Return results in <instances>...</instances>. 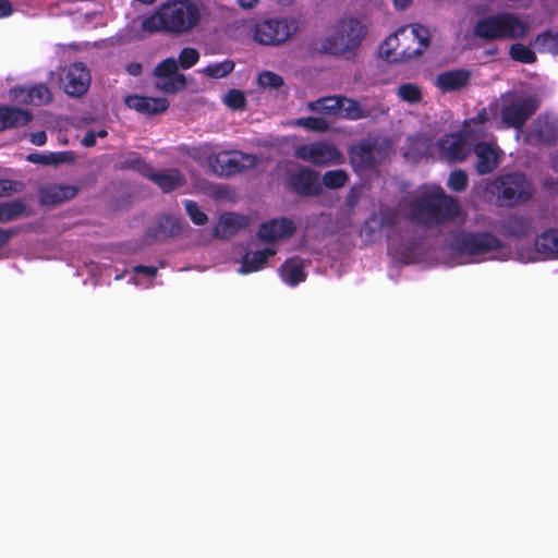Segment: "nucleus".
Returning a JSON list of instances; mask_svg holds the SVG:
<instances>
[{"instance_id": "22", "label": "nucleus", "mask_w": 558, "mask_h": 558, "mask_svg": "<svg viewBox=\"0 0 558 558\" xmlns=\"http://www.w3.org/2000/svg\"><path fill=\"white\" fill-rule=\"evenodd\" d=\"M387 110L384 109L381 105L378 106H366L362 105L360 101L348 98L345 96H341V112H343V117L349 120H360L367 118H376L379 114L386 113Z\"/></svg>"}, {"instance_id": "55", "label": "nucleus", "mask_w": 558, "mask_h": 558, "mask_svg": "<svg viewBox=\"0 0 558 558\" xmlns=\"http://www.w3.org/2000/svg\"><path fill=\"white\" fill-rule=\"evenodd\" d=\"M12 12V3L9 0H0V19L11 15Z\"/></svg>"}, {"instance_id": "1", "label": "nucleus", "mask_w": 558, "mask_h": 558, "mask_svg": "<svg viewBox=\"0 0 558 558\" xmlns=\"http://www.w3.org/2000/svg\"><path fill=\"white\" fill-rule=\"evenodd\" d=\"M201 21V12L192 0H168L155 12L143 17L141 27L149 34L182 35L194 29Z\"/></svg>"}, {"instance_id": "6", "label": "nucleus", "mask_w": 558, "mask_h": 558, "mask_svg": "<svg viewBox=\"0 0 558 558\" xmlns=\"http://www.w3.org/2000/svg\"><path fill=\"white\" fill-rule=\"evenodd\" d=\"M208 163L214 173L219 177H232L245 170L254 169L259 163V157L239 150L220 151L208 157Z\"/></svg>"}, {"instance_id": "37", "label": "nucleus", "mask_w": 558, "mask_h": 558, "mask_svg": "<svg viewBox=\"0 0 558 558\" xmlns=\"http://www.w3.org/2000/svg\"><path fill=\"white\" fill-rule=\"evenodd\" d=\"M509 56L513 61L523 64H533L536 62V53L527 46L514 43L510 46Z\"/></svg>"}, {"instance_id": "5", "label": "nucleus", "mask_w": 558, "mask_h": 558, "mask_svg": "<svg viewBox=\"0 0 558 558\" xmlns=\"http://www.w3.org/2000/svg\"><path fill=\"white\" fill-rule=\"evenodd\" d=\"M367 35V25L354 16H344L335 25V35L320 43L319 51L341 56L355 51Z\"/></svg>"}, {"instance_id": "9", "label": "nucleus", "mask_w": 558, "mask_h": 558, "mask_svg": "<svg viewBox=\"0 0 558 558\" xmlns=\"http://www.w3.org/2000/svg\"><path fill=\"white\" fill-rule=\"evenodd\" d=\"M296 32V24L292 19H268L258 23L254 31L255 41L277 46L287 41Z\"/></svg>"}, {"instance_id": "7", "label": "nucleus", "mask_w": 558, "mask_h": 558, "mask_svg": "<svg viewBox=\"0 0 558 558\" xmlns=\"http://www.w3.org/2000/svg\"><path fill=\"white\" fill-rule=\"evenodd\" d=\"M390 146L386 140L371 137L361 140L351 148L352 163L363 170L374 169L389 155Z\"/></svg>"}, {"instance_id": "13", "label": "nucleus", "mask_w": 558, "mask_h": 558, "mask_svg": "<svg viewBox=\"0 0 558 558\" xmlns=\"http://www.w3.org/2000/svg\"><path fill=\"white\" fill-rule=\"evenodd\" d=\"M287 185L293 193L302 197L319 196L323 192L319 172L304 166L288 174Z\"/></svg>"}, {"instance_id": "48", "label": "nucleus", "mask_w": 558, "mask_h": 558, "mask_svg": "<svg viewBox=\"0 0 558 558\" xmlns=\"http://www.w3.org/2000/svg\"><path fill=\"white\" fill-rule=\"evenodd\" d=\"M209 151H210L209 146L203 145V146H198V147H192L189 150L187 155L196 161H202L205 158L208 160V157L211 155Z\"/></svg>"}, {"instance_id": "34", "label": "nucleus", "mask_w": 558, "mask_h": 558, "mask_svg": "<svg viewBox=\"0 0 558 558\" xmlns=\"http://www.w3.org/2000/svg\"><path fill=\"white\" fill-rule=\"evenodd\" d=\"M504 228L509 235L523 239L531 233L532 222L523 216H511L505 221Z\"/></svg>"}, {"instance_id": "31", "label": "nucleus", "mask_w": 558, "mask_h": 558, "mask_svg": "<svg viewBox=\"0 0 558 558\" xmlns=\"http://www.w3.org/2000/svg\"><path fill=\"white\" fill-rule=\"evenodd\" d=\"M274 254L275 251L271 248H264L253 253L244 254L241 266L239 268V272L247 275L260 270L267 263L268 258Z\"/></svg>"}, {"instance_id": "16", "label": "nucleus", "mask_w": 558, "mask_h": 558, "mask_svg": "<svg viewBox=\"0 0 558 558\" xmlns=\"http://www.w3.org/2000/svg\"><path fill=\"white\" fill-rule=\"evenodd\" d=\"M64 92L71 97L85 95L90 86V73L82 62L72 63L62 78Z\"/></svg>"}, {"instance_id": "38", "label": "nucleus", "mask_w": 558, "mask_h": 558, "mask_svg": "<svg viewBox=\"0 0 558 558\" xmlns=\"http://www.w3.org/2000/svg\"><path fill=\"white\" fill-rule=\"evenodd\" d=\"M349 180L348 173L342 169L329 170L323 174L322 186L330 190H338L345 185Z\"/></svg>"}, {"instance_id": "41", "label": "nucleus", "mask_w": 558, "mask_h": 558, "mask_svg": "<svg viewBox=\"0 0 558 558\" xmlns=\"http://www.w3.org/2000/svg\"><path fill=\"white\" fill-rule=\"evenodd\" d=\"M66 154L68 153H65V151L51 153L48 155L34 153V154H29L26 157V159H27V161H29L32 163H37V165H44V166L58 165V163L65 161Z\"/></svg>"}, {"instance_id": "40", "label": "nucleus", "mask_w": 558, "mask_h": 558, "mask_svg": "<svg viewBox=\"0 0 558 558\" xmlns=\"http://www.w3.org/2000/svg\"><path fill=\"white\" fill-rule=\"evenodd\" d=\"M398 97L411 105H415L422 101L423 95L421 88L413 83H403L398 87Z\"/></svg>"}, {"instance_id": "28", "label": "nucleus", "mask_w": 558, "mask_h": 558, "mask_svg": "<svg viewBox=\"0 0 558 558\" xmlns=\"http://www.w3.org/2000/svg\"><path fill=\"white\" fill-rule=\"evenodd\" d=\"M182 232V221L180 218L163 216L158 226L149 228L147 235L154 240L175 236Z\"/></svg>"}, {"instance_id": "42", "label": "nucleus", "mask_w": 558, "mask_h": 558, "mask_svg": "<svg viewBox=\"0 0 558 558\" xmlns=\"http://www.w3.org/2000/svg\"><path fill=\"white\" fill-rule=\"evenodd\" d=\"M225 105L233 111H243L246 108V97L240 89L232 88L223 97Z\"/></svg>"}, {"instance_id": "52", "label": "nucleus", "mask_w": 558, "mask_h": 558, "mask_svg": "<svg viewBox=\"0 0 558 558\" xmlns=\"http://www.w3.org/2000/svg\"><path fill=\"white\" fill-rule=\"evenodd\" d=\"M15 234L16 230L13 228L0 229V248L4 247Z\"/></svg>"}, {"instance_id": "11", "label": "nucleus", "mask_w": 558, "mask_h": 558, "mask_svg": "<svg viewBox=\"0 0 558 558\" xmlns=\"http://www.w3.org/2000/svg\"><path fill=\"white\" fill-rule=\"evenodd\" d=\"M537 109L538 101L534 97H515L502 105L501 121L507 128L521 130Z\"/></svg>"}, {"instance_id": "49", "label": "nucleus", "mask_w": 558, "mask_h": 558, "mask_svg": "<svg viewBox=\"0 0 558 558\" xmlns=\"http://www.w3.org/2000/svg\"><path fill=\"white\" fill-rule=\"evenodd\" d=\"M361 197V191L357 187H351L347 194L345 203L350 209H353L359 203Z\"/></svg>"}, {"instance_id": "8", "label": "nucleus", "mask_w": 558, "mask_h": 558, "mask_svg": "<svg viewBox=\"0 0 558 558\" xmlns=\"http://www.w3.org/2000/svg\"><path fill=\"white\" fill-rule=\"evenodd\" d=\"M492 192L496 193L498 198L504 199L511 205L515 202H525L531 195V186L523 173H508L494 180Z\"/></svg>"}, {"instance_id": "30", "label": "nucleus", "mask_w": 558, "mask_h": 558, "mask_svg": "<svg viewBox=\"0 0 558 558\" xmlns=\"http://www.w3.org/2000/svg\"><path fill=\"white\" fill-rule=\"evenodd\" d=\"M280 276L282 280L291 287L305 281L306 272L304 271L303 260L291 258L280 266Z\"/></svg>"}, {"instance_id": "29", "label": "nucleus", "mask_w": 558, "mask_h": 558, "mask_svg": "<svg viewBox=\"0 0 558 558\" xmlns=\"http://www.w3.org/2000/svg\"><path fill=\"white\" fill-rule=\"evenodd\" d=\"M244 220V216L234 213H225L219 218V222L214 230V235L217 238L231 236L245 225Z\"/></svg>"}, {"instance_id": "32", "label": "nucleus", "mask_w": 558, "mask_h": 558, "mask_svg": "<svg viewBox=\"0 0 558 558\" xmlns=\"http://www.w3.org/2000/svg\"><path fill=\"white\" fill-rule=\"evenodd\" d=\"M114 169L121 171L132 170L147 179L153 167L137 151H130L122 160L114 165Z\"/></svg>"}, {"instance_id": "44", "label": "nucleus", "mask_w": 558, "mask_h": 558, "mask_svg": "<svg viewBox=\"0 0 558 558\" xmlns=\"http://www.w3.org/2000/svg\"><path fill=\"white\" fill-rule=\"evenodd\" d=\"M469 184V178L464 170L457 169L450 172L447 181V186L456 192L460 193L466 190Z\"/></svg>"}, {"instance_id": "51", "label": "nucleus", "mask_w": 558, "mask_h": 558, "mask_svg": "<svg viewBox=\"0 0 558 558\" xmlns=\"http://www.w3.org/2000/svg\"><path fill=\"white\" fill-rule=\"evenodd\" d=\"M14 182L12 180H0V197L9 196L15 192Z\"/></svg>"}, {"instance_id": "17", "label": "nucleus", "mask_w": 558, "mask_h": 558, "mask_svg": "<svg viewBox=\"0 0 558 558\" xmlns=\"http://www.w3.org/2000/svg\"><path fill=\"white\" fill-rule=\"evenodd\" d=\"M438 148L442 159L450 163L466 159L470 149L462 133H448L438 141Z\"/></svg>"}, {"instance_id": "25", "label": "nucleus", "mask_w": 558, "mask_h": 558, "mask_svg": "<svg viewBox=\"0 0 558 558\" xmlns=\"http://www.w3.org/2000/svg\"><path fill=\"white\" fill-rule=\"evenodd\" d=\"M33 119L29 110L12 106H0V132L28 124Z\"/></svg>"}, {"instance_id": "36", "label": "nucleus", "mask_w": 558, "mask_h": 558, "mask_svg": "<svg viewBox=\"0 0 558 558\" xmlns=\"http://www.w3.org/2000/svg\"><path fill=\"white\" fill-rule=\"evenodd\" d=\"M535 45L539 51H548L558 54V29H547L535 38Z\"/></svg>"}, {"instance_id": "50", "label": "nucleus", "mask_w": 558, "mask_h": 558, "mask_svg": "<svg viewBox=\"0 0 558 558\" xmlns=\"http://www.w3.org/2000/svg\"><path fill=\"white\" fill-rule=\"evenodd\" d=\"M133 271L138 275H145L150 278L157 276L158 269L155 266L136 265L133 267Z\"/></svg>"}, {"instance_id": "33", "label": "nucleus", "mask_w": 558, "mask_h": 558, "mask_svg": "<svg viewBox=\"0 0 558 558\" xmlns=\"http://www.w3.org/2000/svg\"><path fill=\"white\" fill-rule=\"evenodd\" d=\"M308 109L317 113L337 116L341 112V96H327L311 101Z\"/></svg>"}, {"instance_id": "12", "label": "nucleus", "mask_w": 558, "mask_h": 558, "mask_svg": "<svg viewBox=\"0 0 558 558\" xmlns=\"http://www.w3.org/2000/svg\"><path fill=\"white\" fill-rule=\"evenodd\" d=\"M153 75L161 80L156 86L165 94L174 95L185 89L187 85L186 77L178 72V62L172 57L160 61L155 66Z\"/></svg>"}, {"instance_id": "43", "label": "nucleus", "mask_w": 558, "mask_h": 558, "mask_svg": "<svg viewBox=\"0 0 558 558\" xmlns=\"http://www.w3.org/2000/svg\"><path fill=\"white\" fill-rule=\"evenodd\" d=\"M295 125L301 126L307 131L326 132L329 129V123L326 119L320 117H305L299 118Z\"/></svg>"}, {"instance_id": "54", "label": "nucleus", "mask_w": 558, "mask_h": 558, "mask_svg": "<svg viewBox=\"0 0 558 558\" xmlns=\"http://www.w3.org/2000/svg\"><path fill=\"white\" fill-rule=\"evenodd\" d=\"M125 71L132 76H140L143 72V65L140 62H130L126 64Z\"/></svg>"}, {"instance_id": "15", "label": "nucleus", "mask_w": 558, "mask_h": 558, "mask_svg": "<svg viewBox=\"0 0 558 558\" xmlns=\"http://www.w3.org/2000/svg\"><path fill=\"white\" fill-rule=\"evenodd\" d=\"M473 153L476 157L474 168L478 175L493 173L499 166L504 155L496 142L486 141L475 143Z\"/></svg>"}, {"instance_id": "21", "label": "nucleus", "mask_w": 558, "mask_h": 558, "mask_svg": "<svg viewBox=\"0 0 558 558\" xmlns=\"http://www.w3.org/2000/svg\"><path fill=\"white\" fill-rule=\"evenodd\" d=\"M472 73L466 69H454L439 73L436 77V86L442 93L459 92L465 88L471 81Z\"/></svg>"}, {"instance_id": "26", "label": "nucleus", "mask_w": 558, "mask_h": 558, "mask_svg": "<svg viewBox=\"0 0 558 558\" xmlns=\"http://www.w3.org/2000/svg\"><path fill=\"white\" fill-rule=\"evenodd\" d=\"M148 180L154 182L163 193H170L185 184V178L179 169L156 172L151 169Z\"/></svg>"}, {"instance_id": "2", "label": "nucleus", "mask_w": 558, "mask_h": 558, "mask_svg": "<svg viewBox=\"0 0 558 558\" xmlns=\"http://www.w3.org/2000/svg\"><path fill=\"white\" fill-rule=\"evenodd\" d=\"M459 214L460 206L458 199L447 195L440 186L433 192H423L410 204L411 220L427 228L451 221Z\"/></svg>"}, {"instance_id": "20", "label": "nucleus", "mask_w": 558, "mask_h": 558, "mask_svg": "<svg viewBox=\"0 0 558 558\" xmlns=\"http://www.w3.org/2000/svg\"><path fill=\"white\" fill-rule=\"evenodd\" d=\"M125 106L142 114H158L169 108V101L163 97H148L141 95H129L124 99Z\"/></svg>"}, {"instance_id": "61", "label": "nucleus", "mask_w": 558, "mask_h": 558, "mask_svg": "<svg viewBox=\"0 0 558 558\" xmlns=\"http://www.w3.org/2000/svg\"><path fill=\"white\" fill-rule=\"evenodd\" d=\"M108 134V132L106 130H99L98 132H96V138L97 137H106Z\"/></svg>"}, {"instance_id": "60", "label": "nucleus", "mask_w": 558, "mask_h": 558, "mask_svg": "<svg viewBox=\"0 0 558 558\" xmlns=\"http://www.w3.org/2000/svg\"><path fill=\"white\" fill-rule=\"evenodd\" d=\"M393 220H395V217H392V216L384 217V218H383V223H389V225H391V223H393Z\"/></svg>"}, {"instance_id": "14", "label": "nucleus", "mask_w": 558, "mask_h": 558, "mask_svg": "<svg viewBox=\"0 0 558 558\" xmlns=\"http://www.w3.org/2000/svg\"><path fill=\"white\" fill-rule=\"evenodd\" d=\"M295 157L318 167L329 166L340 160L341 154L331 144L315 142L296 147Z\"/></svg>"}, {"instance_id": "3", "label": "nucleus", "mask_w": 558, "mask_h": 558, "mask_svg": "<svg viewBox=\"0 0 558 558\" xmlns=\"http://www.w3.org/2000/svg\"><path fill=\"white\" fill-rule=\"evenodd\" d=\"M430 45L429 29L413 24L410 29L399 28L380 47L381 56L389 62L410 61L423 54Z\"/></svg>"}, {"instance_id": "18", "label": "nucleus", "mask_w": 558, "mask_h": 558, "mask_svg": "<svg viewBox=\"0 0 558 558\" xmlns=\"http://www.w3.org/2000/svg\"><path fill=\"white\" fill-rule=\"evenodd\" d=\"M11 95L17 102L25 105L43 106L52 101V93L44 83L28 87H14L11 89Z\"/></svg>"}, {"instance_id": "47", "label": "nucleus", "mask_w": 558, "mask_h": 558, "mask_svg": "<svg viewBox=\"0 0 558 558\" xmlns=\"http://www.w3.org/2000/svg\"><path fill=\"white\" fill-rule=\"evenodd\" d=\"M257 82L263 88H280L284 82L282 76L271 71H264L258 75Z\"/></svg>"}, {"instance_id": "24", "label": "nucleus", "mask_w": 558, "mask_h": 558, "mask_svg": "<svg viewBox=\"0 0 558 558\" xmlns=\"http://www.w3.org/2000/svg\"><path fill=\"white\" fill-rule=\"evenodd\" d=\"M80 189L75 185L52 184L39 191L41 205L54 206L74 198Z\"/></svg>"}, {"instance_id": "58", "label": "nucleus", "mask_w": 558, "mask_h": 558, "mask_svg": "<svg viewBox=\"0 0 558 558\" xmlns=\"http://www.w3.org/2000/svg\"><path fill=\"white\" fill-rule=\"evenodd\" d=\"M238 4L242 9L250 10L258 4V0H238Z\"/></svg>"}, {"instance_id": "45", "label": "nucleus", "mask_w": 558, "mask_h": 558, "mask_svg": "<svg viewBox=\"0 0 558 558\" xmlns=\"http://www.w3.org/2000/svg\"><path fill=\"white\" fill-rule=\"evenodd\" d=\"M201 58V54L197 49L193 47H184L178 58V68L180 66L183 70H189L194 66Z\"/></svg>"}, {"instance_id": "4", "label": "nucleus", "mask_w": 558, "mask_h": 558, "mask_svg": "<svg viewBox=\"0 0 558 558\" xmlns=\"http://www.w3.org/2000/svg\"><path fill=\"white\" fill-rule=\"evenodd\" d=\"M529 32V23L508 11L485 15L473 26V35L484 41L523 39Z\"/></svg>"}, {"instance_id": "59", "label": "nucleus", "mask_w": 558, "mask_h": 558, "mask_svg": "<svg viewBox=\"0 0 558 558\" xmlns=\"http://www.w3.org/2000/svg\"><path fill=\"white\" fill-rule=\"evenodd\" d=\"M413 0H393V4L398 10H405L411 5Z\"/></svg>"}, {"instance_id": "19", "label": "nucleus", "mask_w": 558, "mask_h": 558, "mask_svg": "<svg viewBox=\"0 0 558 558\" xmlns=\"http://www.w3.org/2000/svg\"><path fill=\"white\" fill-rule=\"evenodd\" d=\"M295 232L294 222L286 217L271 219L260 225L257 235L264 242H275L291 236Z\"/></svg>"}, {"instance_id": "27", "label": "nucleus", "mask_w": 558, "mask_h": 558, "mask_svg": "<svg viewBox=\"0 0 558 558\" xmlns=\"http://www.w3.org/2000/svg\"><path fill=\"white\" fill-rule=\"evenodd\" d=\"M534 246L544 259L558 258V229L550 228L543 231L535 238Z\"/></svg>"}, {"instance_id": "10", "label": "nucleus", "mask_w": 558, "mask_h": 558, "mask_svg": "<svg viewBox=\"0 0 558 558\" xmlns=\"http://www.w3.org/2000/svg\"><path fill=\"white\" fill-rule=\"evenodd\" d=\"M501 241L489 232H468L454 238L453 247L469 256L483 255L501 248Z\"/></svg>"}, {"instance_id": "39", "label": "nucleus", "mask_w": 558, "mask_h": 558, "mask_svg": "<svg viewBox=\"0 0 558 558\" xmlns=\"http://www.w3.org/2000/svg\"><path fill=\"white\" fill-rule=\"evenodd\" d=\"M234 62L232 60H223L221 62L209 63L203 73L211 78H223L234 70Z\"/></svg>"}, {"instance_id": "46", "label": "nucleus", "mask_w": 558, "mask_h": 558, "mask_svg": "<svg viewBox=\"0 0 558 558\" xmlns=\"http://www.w3.org/2000/svg\"><path fill=\"white\" fill-rule=\"evenodd\" d=\"M185 211L192 222L196 226H204L208 221L207 215L199 208L198 204L194 201L186 199L184 202Z\"/></svg>"}, {"instance_id": "57", "label": "nucleus", "mask_w": 558, "mask_h": 558, "mask_svg": "<svg viewBox=\"0 0 558 558\" xmlns=\"http://www.w3.org/2000/svg\"><path fill=\"white\" fill-rule=\"evenodd\" d=\"M488 120V114L485 108L481 109L476 116L472 119L474 123H485Z\"/></svg>"}, {"instance_id": "35", "label": "nucleus", "mask_w": 558, "mask_h": 558, "mask_svg": "<svg viewBox=\"0 0 558 558\" xmlns=\"http://www.w3.org/2000/svg\"><path fill=\"white\" fill-rule=\"evenodd\" d=\"M23 216H28V214L22 199L0 202V222H10Z\"/></svg>"}, {"instance_id": "53", "label": "nucleus", "mask_w": 558, "mask_h": 558, "mask_svg": "<svg viewBox=\"0 0 558 558\" xmlns=\"http://www.w3.org/2000/svg\"><path fill=\"white\" fill-rule=\"evenodd\" d=\"M31 143L36 146H43L47 142V134L45 131H38L31 134Z\"/></svg>"}, {"instance_id": "23", "label": "nucleus", "mask_w": 558, "mask_h": 558, "mask_svg": "<svg viewBox=\"0 0 558 558\" xmlns=\"http://www.w3.org/2000/svg\"><path fill=\"white\" fill-rule=\"evenodd\" d=\"M529 137L539 144L554 145L558 140V123L547 116H538L533 122Z\"/></svg>"}, {"instance_id": "56", "label": "nucleus", "mask_w": 558, "mask_h": 558, "mask_svg": "<svg viewBox=\"0 0 558 558\" xmlns=\"http://www.w3.org/2000/svg\"><path fill=\"white\" fill-rule=\"evenodd\" d=\"M84 147H93L96 145V132L88 131L81 141Z\"/></svg>"}]
</instances>
